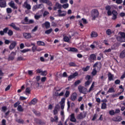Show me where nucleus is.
Wrapping results in <instances>:
<instances>
[{"label":"nucleus","instance_id":"f257e3e1","mask_svg":"<svg viewBox=\"0 0 125 125\" xmlns=\"http://www.w3.org/2000/svg\"><path fill=\"white\" fill-rule=\"evenodd\" d=\"M112 7L111 6L108 5L105 7V10H106L107 14L108 16H111L112 14V20H116L118 16V12L116 11V10H113L112 11H111Z\"/></svg>","mask_w":125,"mask_h":125},{"label":"nucleus","instance_id":"f03ea898","mask_svg":"<svg viewBox=\"0 0 125 125\" xmlns=\"http://www.w3.org/2000/svg\"><path fill=\"white\" fill-rule=\"evenodd\" d=\"M119 35H120V37H118L117 40L121 42H125V33L124 32H120Z\"/></svg>","mask_w":125,"mask_h":125},{"label":"nucleus","instance_id":"7ed1b4c3","mask_svg":"<svg viewBox=\"0 0 125 125\" xmlns=\"http://www.w3.org/2000/svg\"><path fill=\"white\" fill-rule=\"evenodd\" d=\"M99 15V12H98V10L96 9H94L92 10V20H95L97 17H98V16Z\"/></svg>","mask_w":125,"mask_h":125},{"label":"nucleus","instance_id":"20e7f679","mask_svg":"<svg viewBox=\"0 0 125 125\" xmlns=\"http://www.w3.org/2000/svg\"><path fill=\"white\" fill-rule=\"evenodd\" d=\"M78 89L80 93H83V94H86L87 93V89L82 85L78 86Z\"/></svg>","mask_w":125,"mask_h":125},{"label":"nucleus","instance_id":"39448f33","mask_svg":"<svg viewBox=\"0 0 125 125\" xmlns=\"http://www.w3.org/2000/svg\"><path fill=\"white\" fill-rule=\"evenodd\" d=\"M66 14H67L66 11H62L61 9L58 11V16L59 17H64V16H66Z\"/></svg>","mask_w":125,"mask_h":125},{"label":"nucleus","instance_id":"423d86ee","mask_svg":"<svg viewBox=\"0 0 125 125\" xmlns=\"http://www.w3.org/2000/svg\"><path fill=\"white\" fill-rule=\"evenodd\" d=\"M94 69L95 70H97V71H99L100 70V68H101V63L99 62H96L94 65Z\"/></svg>","mask_w":125,"mask_h":125},{"label":"nucleus","instance_id":"0eeeda50","mask_svg":"<svg viewBox=\"0 0 125 125\" xmlns=\"http://www.w3.org/2000/svg\"><path fill=\"white\" fill-rule=\"evenodd\" d=\"M22 7L24 8H26L27 9H28V10H30V9H31V5L28 4L27 1H25L24 2Z\"/></svg>","mask_w":125,"mask_h":125},{"label":"nucleus","instance_id":"6e6552de","mask_svg":"<svg viewBox=\"0 0 125 125\" xmlns=\"http://www.w3.org/2000/svg\"><path fill=\"white\" fill-rule=\"evenodd\" d=\"M16 55V53L14 52H12L11 55L8 58V60L9 61L10 60H14L15 58V56Z\"/></svg>","mask_w":125,"mask_h":125},{"label":"nucleus","instance_id":"1a4fd4ad","mask_svg":"<svg viewBox=\"0 0 125 125\" xmlns=\"http://www.w3.org/2000/svg\"><path fill=\"white\" fill-rule=\"evenodd\" d=\"M60 104L61 105V108L62 110L64 109V107H65V98H62L61 100V101L60 102Z\"/></svg>","mask_w":125,"mask_h":125},{"label":"nucleus","instance_id":"9d476101","mask_svg":"<svg viewBox=\"0 0 125 125\" xmlns=\"http://www.w3.org/2000/svg\"><path fill=\"white\" fill-rule=\"evenodd\" d=\"M16 44H17V43L15 41H13L12 42H11V44L9 46V48L11 50H12V49H14V48L16 46Z\"/></svg>","mask_w":125,"mask_h":125},{"label":"nucleus","instance_id":"9b49d317","mask_svg":"<svg viewBox=\"0 0 125 125\" xmlns=\"http://www.w3.org/2000/svg\"><path fill=\"white\" fill-rule=\"evenodd\" d=\"M65 49L66 50H68V51H71L72 52H78V49L74 47H67L65 48Z\"/></svg>","mask_w":125,"mask_h":125},{"label":"nucleus","instance_id":"f8f14e48","mask_svg":"<svg viewBox=\"0 0 125 125\" xmlns=\"http://www.w3.org/2000/svg\"><path fill=\"white\" fill-rule=\"evenodd\" d=\"M9 5L12 7V8H13L14 9H17V6L15 5V3H14V1H11L10 2L8 3Z\"/></svg>","mask_w":125,"mask_h":125},{"label":"nucleus","instance_id":"ddd939ff","mask_svg":"<svg viewBox=\"0 0 125 125\" xmlns=\"http://www.w3.org/2000/svg\"><path fill=\"white\" fill-rule=\"evenodd\" d=\"M62 8V5H61L59 2H56L54 9L56 10V9H61Z\"/></svg>","mask_w":125,"mask_h":125},{"label":"nucleus","instance_id":"4468645a","mask_svg":"<svg viewBox=\"0 0 125 125\" xmlns=\"http://www.w3.org/2000/svg\"><path fill=\"white\" fill-rule=\"evenodd\" d=\"M86 116V114H83V113H81L77 116V119L78 120H82L83 119V118H85Z\"/></svg>","mask_w":125,"mask_h":125},{"label":"nucleus","instance_id":"2eb2a0df","mask_svg":"<svg viewBox=\"0 0 125 125\" xmlns=\"http://www.w3.org/2000/svg\"><path fill=\"white\" fill-rule=\"evenodd\" d=\"M77 97H78V94L76 92L73 93L71 96V100L75 101L77 99Z\"/></svg>","mask_w":125,"mask_h":125},{"label":"nucleus","instance_id":"dca6fc26","mask_svg":"<svg viewBox=\"0 0 125 125\" xmlns=\"http://www.w3.org/2000/svg\"><path fill=\"white\" fill-rule=\"evenodd\" d=\"M88 60H89V61H90V62H92L93 60H96V55H95V54H92L88 58Z\"/></svg>","mask_w":125,"mask_h":125},{"label":"nucleus","instance_id":"f3484780","mask_svg":"<svg viewBox=\"0 0 125 125\" xmlns=\"http://www.w3.org/2000/svg\"><path fill=\"white\" fill-rule=\"evenodd\" d=\"M70 122H72L73 123H76L77 122V120L76 119V118H75L74 113H72L70 115Z\"/></svg>","mask_w":125,"mask_h":125},{"label":"nucleus","instance_id":"a211bd4d","mask_svg":"<svg viewBox=\"0 0 125 125\" xmlns=\"http://www.w3.org/2000/svg\"><path fill=\"white\" fill-rule=\"evenodd\" d=\"M64 91H62L61 92V93H58V91H56V92L55 93H54L53 95L55 96H63V95H64Z\"/></svg>","mask_w":125,"mask_h":125},{"label":"nucleus","instance_id":"6ab92c4d","mask_svg":"<svg viewBox=\"0 0 125 125\" xmlns=\"http://www.w3.org/2000/svg\"><path fill=\"white\" fill-rule=\"evenodd\" d=\"M23 36L25 39H31L32 38V35L29 33H23Z\"/></svg>","mask_w":125,"mask_h":125},{"label":"nucleus","instance_id":"aec40b11","mask_svg":"<svg viewBox=\"0 0 125 125\" xmlns=\"http://www.w3.org/2000/svg\"><path fill=\"white\" fill-rule=\"evenodd\" d=\"M112 120L113 121V122H121V121L123 120V119L121 117V116H118L113 117Z\"/></svg>","mask_w":125,"mask_h":125},{"label":"nucleus","instance_id":"412c9836","mask_svg":"<svg viewBox=\"0 0 125 125\" xmlns=\"http://www.w3.org/2000/svg\"><path fill=\"white\" fill-rule=\"evenodd\" d=\"M9 26L12 27V28H14V30H16V31H19L20 30V28H19V27H17L14 23H11Z\"/></svg>","mask_w":125,"mask_h":125},{"label":"nucleus","instance_id":"4be33fe9","mask_svg":"<svg viewBox=\"0 0 125 125\" xmlns=\"http://www.w3.org/2000/svg\"><path fill=\"white\" fill-rule=\"evenodd\" d=\"M0 7L4 8L6 7V1H0Z\"/></svg>","mask_w":125,"mask_h":125},{"label":"nucleus","instance_id":"5701e85b","mask_svg":"<svg viewBox=\"0 0 125 125\" xmlns=\"http://www.w3.org/2000/svg\"><path fill=\"white\" fill-rule=\"evenodd\" d=\"M108 80L110 81H114V75L111 74V73H109L108 74Z\"/></svg>","mask_w":125,"mask_h":125},{"label":"nucleus","instance_id":"b1692460","mask_svg":"<svg viewBox=\"0 0 125 125\" xmlns=\"http://www.w3.org/2000/svg\"><path fill=\"white\" fill-rule=\"evenodd\" d=\"M59 105H56L55 107L54 110L53 111L54 112V115H57L58 114V111L59 110Z\"/></svg>","mask_w":125,"mask_h":125},{"label":"nucleus","instance_id":"393cba45","mask_svg":"<svg viewBox=\"0 0 125 125\" xmlns=\"http://www.w3.org/2000/svg\"><path fill=\"white\" fill-rule=\"evenodd\" d=\"M42 5V4H39L34 6L32 8V10L33 11H35V10H36V9H39V8H42V7H41Z\"/></svg>","mask_w":125,"mask_h":125},{"label":"nucleus","instance_id":"a878e982","mask_svg":"<svg viewBox=\"0 0 125 125\" xmlns=\"http://www.w3.org/2000/svg\"><path fill=\"white\" fill-rule=\"evenodd\" d=\"M44 25L46 29H49L50 28V22L48 21H46L44 24H42V26Z\"/></svg>","mask_w":125,"mask_h":125},{"label":"nucleus","instance_id":"bb28decb","mask_svg":"<svg viewBox=\"0 0 125 125\" xmlns=\"http://www.w3.org/2000/svg\"><path fill=\"white\" fill-rule=\"evenodd\" d=\"M31 93V88L30 87H27L25 91V94L26 95H28Z\"/></svg>","mask_w":125,"mask_h":125},{"label":"nucleus","instance_id":"cd10ccee","mask_svg":"<svg viewBox=\"0 0 125 125\" xmlns=\"http://www.w3.org/2000/svg\"><path fill=\"white\" fill-rule=\"evenodd\" d=\"M70 39L71 37H68V36H63V41L64 42H69Z\"/></svg>","mask_w":125,"mask_h":125},{"label":"nucleus","instance_id":"c85d7f7f","mask_svg":"<svg viewBox=\"0 0 125 125\" xmlns=\"http://www.w3.org/2000/svg\"><path fill=\"white\" fill-rule=\"evenodd\" d=\"M77 76H78V73L75 72V73H73V74L70 75L68 77V79H74V78H75V77H77Z\"/></svg>","mask_w":125,"mask_h":125},{"label":"nucleus","instance_id":"c756f323","mask_svg":"<svg viewBox=\"0 0 125 125\" xmlns=\"http://www.w3.org/2000/svg\"><path fill=\"white\" fill-rule=\"evenodd\" d=\"M37 102H38V100H37V99L34 98L31 101L30 104V105H32V104L35 105L37 104Z\"/></svg>","mask_w":125,"mask_h":125},{"label":"nucleus","instance_id":"7c9ffc66","mask_svg":"<svg viewBox=\"0 0 125 125\" xmlns=\"http://www.w3.org/2000/svg\"><path fill=\"white\" fill-rule=\"evenodd\" d=\"M97 36H98V34H97V32H95L94 31H93L91 32V38H96Z\"/></svg>","mask_w":125,"mask_h":125},{"label":"nucleus","instance_id":"2f4dec72","mask_svg":"<svg viewBox=\"0 0 125 125\" xmlns=\"http://www.w3.org/2000/svg\"><path fill=\"white\" fill-rule=\"evenodd\" d=\"M94 85H95V83L93 82L88 90V92H90V91H91L92 90H93V88H94Z\"/></svg>","mask_w":125,"mask_h":125},{"label":"nucleus","instance_id":"473e14b6","mask_svg":"<svg viewBox=\"0 0 125 125\" xmlns=\"http://www.w3.org/2000/svg\"><path fill=\"white\" fill-rule=\"evenodd\" d=\"M120 58H125V49L122 51L120 55Z\"/></svg>","mask_w":125,"mask_h":125},{"label":"nucleus","instance_id":"72a5a7b5","mask_svg":"<svg viewBox=\"0 0 125 125\" xmlns=\"http://www.w3.org/2000/svg\"><path fill=\"white\" fill-rule=\"evenodd\" d=\"M113 33V31L110 29H108L106 31V34L107 36H111Z\"/></svg>","mask_w":125,"mask_h":125},{"label":"nucleus","instance_id":"f704fd0d","mask_svg":"<svg viewBox=\"0 0 125 125\" xmlns=\"http://www.w3.org/2000/svg\"><path fill=\"white\" fill-rule=\"evenodd\" d=\"M107 92H109V93H112L114 92H116V90H115V88L111 87L109 88Z\"/></svg>","mask_w":125,"mask_h":125},{"label":"nucleus","instance_id":"c9c22d12","mask_svg":"<svg viewBox=\"0 0 125 125\" xmlns=\"http://www.w3.org/2000/svg\"><path fill=\"white\" fill-rule=\"evenodd\" d=\"M121 95V93H117L116 94H113L111 95V97L113 98H115L116 97H119V96Z\"/></svg>","mask_w":125,"mask_h":125},{"label":"nucleus","instance_id":"e433bc0d","mask_svg":"<svg viewBox=\"0 0 125 125\" xmlns=\"http://www.w3.org/2000/svg\"><path fill=\"white\" fill-rule=\"evenodd\" d=\"M17 110L19 112H23V111H24V109H23V107H22V106L20 105L18 106Z\"/></svg>","mask_w":125,"mask_h":125},{"label":"nucleus","instance_id":"4c0bfd02","mask_svg":"<svg viewBox=\"0 0 125 125\" xmlns=\"http://www.w3.org/2000/svg\"><path fill=\"white\" fill-rule=\"evenodd\" d=\"M107 108V104L106 103H104L102 104L101 109H105Z\"/></svg>","mask_w":125,"mask_h":125},{"label":"nucleus","instance_id":"58836bf2","mask_svg":"<svg viewBox=\"0 0 125 125\" xmlns=\"http://www.w3.org/2000/svg\"><path fill=\"white\" fill-rule=\"evenodd\" d=\"M109 114L110 116H114L116 114V112H115V110L111 109L109 111Z\"/></svg>","mask_w":125,"mask_h":125},{"label":"nucleus","instance_id":"ea45409f","mask_svg":"<svg viewBox=\"0 0 125 125\" xmlns=\"http://www.w3.org/2000/svg\"><path fill=\"white\" fill-rule=\"evenodd\" d=\"M60 77L61 78H66L67 77V73L66 72H64L63 73V74H60Z\"/></svg>","mask_w":125,"mask_h":125},{"label":"nucleus","instance_id":"a19ab883","mask_svg":"<svg viewBox=\"0 0 125 125\" xmlns=\"http://www.w3.org/2000/svg\"><path fill=\"white\" fill-rule=\"evenodd\" d=\"M37 44H38V45H39V46H41V45L44 46V45H45V43H44L43 42H42V41L37 42Z\"/></svg>","mask_w":125,"mask_h":125},{"label":"nucleus","instance_id":"79ce46f5","mask_svg":"<svg viewBox=\"0 0 125 125\" xmlns=\"http://www.w3.org/2000/svg\"><path fill=\"white\" fill-rule=\"evenodd\" d=\"M32 45H33V47H32V51L33 52H35L36 50H37V46L35 45V43H31Z\"/></svg>","mask_w":125,"mask_h":125},{"label":"nucleus","instance_id":"37998d69","mask_svg":"<svg viewBox=\"0 0 125 125\" xmlns=\"http://www.w3.org/2000/svg\"><path fill=\"white\" fill-rule=\"evenodd\" d=\"M52 31H53L52 28H50V29L46 30L45 31V34H46L47 35H49V34H50V33H51V32H52Z\"/></svg>","mask_w":125,"mask_h":125},{"label":"nucleus","instance_id":"c03bdc74","mask_svg":"<svg viewBox=\"0 0 125 125\" xmlns=\"http://www.w3.org/2000/svg\"><path fill=\"white\" fill-rule=\"evenodd\" d=\"M24 22H23V24H28L29 23V19L28 17H25L24 19Z\"/></svg>","mask_w":125,"mask_h":125},{"label":"nucleus","instance_id":"a18cd8bd","mask_svg":"<svg viewBox=\"0 0 125 125\" xmlns=\"http://www.w3.org/2000/svg\"><path fill=\"white\" fill-rule=\"evenodd\" d=\"M89 68H90V66H87L86 67L83 68L82 70L84 71V72H86L88 70H89Z\"/></svg>","mask_w":125,"mask_h":125},{"label":"nucleus","instance_id":"49530a36","mask_svg":"<svg viewBox=\"0 0 125 125\" xmlns=\"http://www.w3.org/2000/svg\"><path fill=\"white\" fill-rule=\"evenodd\" d=\"M16 122L19 124H24V121L22 119H17Z\"/></svg>","mask_w":125,"mask_h":125},{"label":"nucleus","instance_id":"de8ad7c7","mask_svg":"<svg viewBox=\"0 0 125 125\" xmlns=\"http://www.w3.org/2000/svg\"><path fill=\"white\" fill-rule=\"evenodd\" d=\"M41 17H42V16L39 15H35L34 16V18L35 19H36V20H39V19H40V18H41Z\"/></svg>","mask_w":125,"mask_h":125},{"label":"nucleus","instance_id":"09e8293b","mask_svg":"<svg viewBox=\"0 0 125 125\" xmlns=\"http://www.w3.org/2000/svg\"><path fill=\"white\" fill-rule=\"evenodd\" d=\"M28 51H30L29 49H24L22 50L21 51V52H22V53H26V52H28Z\"/></svg>","mask_w":125,"mask_h":125},{"label":"nucleus","instance_id":"8fccbe9b","mask_svg":"<svg viewBox=\"0 0 125 125\" xmlns=\"http://www.w3.org/2000/svg\"><path fill=\"white\" fill-rule=\"evenodd\" d=\"M112 51V49L111 48H108L107 49H105L104 52V53H108V52H111Z\"/></svg>","mask_w":125,"mask_h":125},{"label":"nucleus","instance_id":"3c124183","mask_svg":"<svg viewBox=\"0 0 125 125\" xmlns=\"http://www.w3.org/2000/svg\"><path fill=\"white\" fill-rule=\"evenodd\" d=\"M63 8H64V9H66V8H68L69 7V4L65 3L62 5Z\"/></svg>","mask_w":125,"mask_h":125},{"label":"nucleus","instance_id":"603ef678","mask_svg":"<svg viewBox=\"0 0 125 125\" xmlns=\"http://www.w3.org/2000/svg\"><path fill=\"white\" fill-rule=\"evenodd\" d=\"M91 83V81H87V82H85V86H88V85H89Z\"/></svg>","mask_w":125,"mask_h":125},{"label":"nucleus","instance_id":"864d4df0","mask_svg":"<svg viewBox=\"0 0 125 125\" xmlns=\"http://www.w3.org/2000/svg\"><path fill=\"white\" fill-rule=\"evenodd\" d=\"M6 11H7V13H11V12H12V9H11V8H7L6 9Z\"/></svg>","mask_w":125,"mask_h":125},{"label":"nucleus","instance_id":"5fc2aeb1","mask_svg":"<svg viewBox=\"0 0 125 125\" xmlns=\"http://www.w3.org/2000/svg\"><path fill=\"white\" fill-rule=\"evenodd\" d=\"M41 75L42 76H46L47 75V71H42V72H41Z\"/></svg>","mask_w":125,"mask_h":125},{"label":"nucleus","instance_id":"6e6d98bb","mask_svg":"<svg viewBox=\"0 0 125 125\" xmlns=\"http://www.w3.org/2000/svg\"><path fill=\"white\" fill-rule=\"evenodd\" d=\"M97 73V70L96 69H93V70L92 72V75H93V76H95V75H96Z\"/></svg>","mask_w":125,"mask_h":125},{"label":"nucleus","instance_id":"4d7b16f0","mask_svg":"<svg viewBox=\"0 0 125 125\" xmlns=\"http://www.w3.org/2000/svg\"><path fill=\"white\" fill-rule=\"evenodd\" d=\"M69 95H70V91H66L65 93V97H69Z\"/></svg>","mask_w":125,"mask_h":125},{"label":"nucleus","instance_id":"13d9d810","mask_svg":"<svg viewBox=\"0 0 125 125\" xmlns=\"http://www.w3.org/2000/svg\"><path fill=\"white\" fill-rule=\"evenodd\" d=\"M45 3H46V4H48V5H49L50 6H51L52 5V3L49 0H47Z\"/></svg>","mask_w":125,"mask_h":125},{"label":"nucleus","instance_id":"bf43d9fd","mask_svg":"<svg viewBox=\"0 0 125 125\" xmlns=\"http://www.w3.org/2000/svg\"><path fill=\"white\" fill-rule=\"evenodd\" d=\"M8 35V36H12V35H13V31H12L11 30H9Z\"/></svg>","mask_w":125,"mask_h":125},{"label":"nucleus","instance_id":"052dcab7","mask_svg":"<svg viewBox=\"0 0 125 125\" xmlns=\"http://www.w3.org/2000/svg\"><path fill=\"white\" fill-rule=\"evenodd\" d=\"M116 3H117V4H121V3H123V0H116Z\"/></svg>","mask_w":125,"mask_h":125},{"label":"nucleus","instance_id":"680f3d73","mask_svg":"<svg viewBox=\"0 0 125 125\" xmlns=\"http://www.w3.org/2000/svg\"><path fill=\"white\" fill-rule=\"evenodd\" d=\"M69 66H70L71 67H75V66H76V63H75V62H70V63H69Z\"/></svg>","mask_w":125,"mask_h":125},{"label":"nucleus","instance_id":"e2e57ef3","mask_svg":"<svg viewBox=\"0 0 125 125\" xmlns=\"http://www.w3.org/2000/svg\"><path fill=\"white\" fill-rule=\"evenodd\" d=\"M22 60H24V58L23 57L20 56L17 58V61H22Z\"/></svg>","mask_w":125,"mask_h":125},{"label":"nucleus","instance_id":"0e129e2a","mask_svg":"<svg viewBox=\"0 0 125 125\" xmlns=\"http://www.w3.org/2000/svg\"><path fill=\"white\" fill-rule=\"evenodd\" d=\"M55 89L56 91H60V90H62V88H61L60 87H56L55 88Z\"/></svg>","mask_w":125,"mask_h":125},{"label":"nucleus","instance_id":"69168bd1","mask_svg":"<svg viewBox=\"0 0 125 125\" xmlns=\"http://www.w3.org/2000/svg\"><path fill=\"white\" fill-rule=\"evenodd\" d=\"M80 83H81V81L78 80L75 82L74 85H78V84H80Z\"/></svg>","mask_w":125,"mask_h":125},{"label":"nucleus","instance_id":"338daca9","mask_svg":"<svg viewBox=\"0 0 125 125\" xmlns=\"http://www.w3.org/2000/svg\"><path fill=\"white\" fill-rule=\"evenodd\" d=\"M37 15H41V16H42V11H39L37 13Z\"/></svg>","mask_w":125,"mask_h":125},{"label":"nucleus","instance_id":"774afa93","mask_svg":"<svg viewBox=\"0 0 125 125\" xmlns=\"http://www.w3.org/2000/svg\"><path fill=\"white\" fill-rule=\"evenodd\" d=\"M61 3H67L68 0H60Z\"/></svg>","mask_w":125,"mask_h":125}]
</instances>
